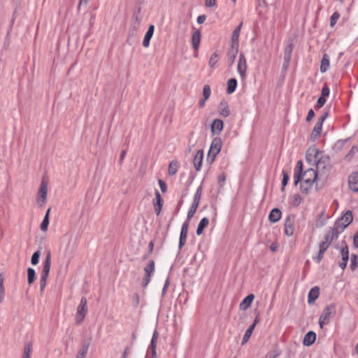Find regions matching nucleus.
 I'll list each match as a JSON object with an SVG mask.
<instances>
[{
  "label": "nucleus",
  "instance_id": "1",
  "mask_svg": "<svg viewBox=\"0 0 358 358\" xmlns=\"http://www.w3.org/2000/svg\"><path fill=\"white\" fill-rule=\"evenodd\" d=\"M306 160L316 164V172L320 177L326 179L331 168L330 159L315 148H310L306 152Z\"/></svg>",
  "mask_w": 358,
  "mask_h": 358
},
{
  "label": "nucleus",
  "instance_id": "2",
  "mask_svg": "<svg viewBox=\"0 0 358 358\" xmlns=\"http://www.w3.org/2000/svg\"><path fill=\"white\" fill-rule=\"evenodd\" d=\"M320 176L317 172L313 169H307L303 174L301 175V182L300 188L303 192L307 193L312 186V185L316 181Z\"/></svg>",
  "mask_w": 358,
  "mask_h": 358
},
{
  "label": "nucleus",
  "instance_id": "3",
  "mask_svg": "<svg viewBox=\"0 0 358 358\" xmlns=\"http://www.w3.org/2000/svg\"><path fill=\"white\" fill-rule=\"evenodd\" d=\"M50 266H51V255L50 253H48L45 259V261L43 262L41 276L40 279V291L41 292H43L47 282V279L50 273Z\"/></svg>",
  "mask_w": 358,
  "mask_h": 358
},
{
  "label": "nucleus",
  "instance_id": "4",
  "mask_svg": "<svg viewBox=\"0 0 358 358\" xmlns=\"http://www.w3.org/2000/svg\"><path fill=\"white\" fill-rule=\"evenodd\" d=\"M222 145V139L219 137L214 138L211 142L210 150L208 153L207 161L213 163L221 150Z\"/></svg>",
  "mask_w": 358,
  "mask_h": 358
},
{
  "label": "nucleus",
  "instance_id": "5",
  "mask_svg": "<svg viewBox=\"0 0 358 358\" xmlns=\"http://www.w3.org/2000/svg\"><path fill=\"white\" fill-rule=\"evenodd\" d=\"M87 299L82 297L79 305L77 307L75 322L76 324H80L83 322L87 314L88 309L87 306Z\"/></svg>",
  "mask_w": 358,
  "mask_h": 358
},
{
  "label": "nucleus",
  "instance_id": "6",
  "mask_svg": "<svg viewBox=\"0 0 358 358\" xmlns=\"http://www.w3.org/2000/svg\"><path fill=\"white\" fill-rule=\"evenodd\" d=\"M353 217L351 210H347L345 214L336 221L334 227L341 233L352 222Z\"/></svg>",
  "mask_w": 358,
  "mask_h": 358
},
{
  "label": "nucleus",
  "instance_id": "7",
  "mask_svg": "<svg viewBox=\"0 0 358 358\" xmlns=\"http://www.w3.org/2000/svg\"><path fill=\"white\" fill-rule=\"evenodd\" d=\"M336 314L335 305L330 304L324 308L319 319L320 328L329 322L330 318Z\"/></svg>",
  "mask_w": 358,
  "mask_h": 358
},
{
  "label": "nucleus",
  "instance_id": "8",
  "mask_svg": "<svg viewBox=\"0 0 358 358\" xmlns=\"http://www.w3.org/2000/svg\"><path fill=\"white\" fill-rule=\"evenodd\" d=\"M155 261L150 260L148 264L144 268L145 276L143 279V286L146 287L150 281V278L155 271Z\"/></svg>",
  "mask_w": 358,
  "mask_h": 358
},
{
  "label": "nucleus",
  "instance_id": "9",
  "mask_svg": "<svg viewBox=\"0 0 358 358\" xmlns=\"http://www.w3.org/2000/svg\"><path fill=\"white\" fill-rule=\"evenodd\" d=\"M247 68L248 65L245 57L243 53H241L239 55L237 71L242 80L245 79Z\"/></svg>",
  "mask_w": 358,
  "mask_h": 358
},
{
  "label": "nucleus",
  "instance_id": "10",
  "mask_svg": "<svg viewBox=\"0 0 358 358\" xmlns=\"http://www.w3.org/2000/svg\"><path fill=\"white\" fill-rule=\"evenodd\" d=\"M47 185L43 181L38 190V196L36 199L37 203L39 207H42L45 203L47 199Z\"/></svg>",
  "mask_w": 358,
  "mask_h": 358
},
{
  "label": "nucleus",
  "instance_id": "11",
  "mask_svg": "<svg viewBox=\"0 0 358 358\" xmlns=\"http://www.w3.org/2000/svg\"><path fill=\"white\" fill-rule=\"evenodd\" d=\"M293 51V44L291 42H289L288 44L285 46L284 50V63L282 65V69L286 70L289 64L292 53Z\"/></svg>",
  "mask_w": 358,
  "mask_h": 358
},
{
  "label": "nucleus",
  "instance_id": "12",
  "mask_svg": "<svg viewBox=\"0 0 358 358\" xmlns=\"http://www.w3.org/2000/svg\"><path fill=\"white\" fill-rule=\"evenodd\" d=\"M294 215H289L285 222V234L291 236L294 234Z\"/></svg>",
  "mask_w": 358,
  "mask_h": 358
},
{
  "label": "nucleus",
  "instance_id": "13",
  "mask_svg": "<svg viewBox=\"0 0 358 358\" xmlns=\"http://www.w3.org/2000/svg\"><path fill=\"white\" fill-rule=\"evenodd\" d=\"M188 227H189L188 221H185L182 225L180 234L179 243H178V248L180 250L185 244L187 236Z\"/></svg>",
  "mask_w": 358,
  "mask_h": 358
},
{
  "label": "nucleus",
  "instance_id": "14",
  "mask_svg": "<svg viewBox=\"0 0 358 358\" xmlns=\"http://www.w3.org/2000/svg\"><path fill=\"white\" fill-rule=\"evenodd\" d=\"M339 234L340 232L338 229H335L334 227H330L329 231L325 234L322 241L331 245L333 240L338 238Z\"/></svg>",
  "mask_w": 358,
  "mask_h": 358
},
{
  "label": "nucleus",
  "instance_id": "15",
  "mask_svg": "<svg viewBox=\"0 0 358 358\" xmlns=\"http://www.w3.org/2000/svg\"><path fill=\"white\" fill-rule=\"evenodd\" d=\"M344 246L341 250V255L342 262L339 263V266L341 269L345 268L349 259V250L347 244L343 242Z\"/></svg>",
  "mask_w": 358,
  "mask_h": 358
},
{
  "label": "nucleus",
  "instance_id": "16",
  "mask_svg": "<svg viewBox=\"0 0 358 358\" xmlns=\"http://www.w3.org/2000/svg\"><path fill=\"white\" fill-rule=\"evenodd\" d=\"M348 184L352 191L358 192V173H352L349 176Z\"/></svg>",
  "mask_w": 358,
  "mask_h": 358
},
{
  "label": "nucleus",
  "instance_id": "17",
  "mask_svg": "<svg viewBox=\"0 0 358 358\" xmlns=\"http://www.w3.org/2000/svg\"><path fill=\"white\" fill-rule=\"evenodd\" d=\"M238 52V46L231 45L230 48L227 51V59L229 66L233 65V64L234 63Z\"/></svg>",
  "mask_w": 358,
  "mask_h": 358
},
{
  "label": "nucleus",
  "instance_id": "18",
  "mask_svg": "<svg viewBox=\"0 0 358 358\" xmlns=\"http://www.w3.org/2000/svg\"><path fill=\"white\" fill-rule=\"evenodd\" d=\"M155 199L154 201V206H155V212L158 215L160 214L162 206H163V200L161 197L160 193L158 190L155 191Z\"/></svg>",
  "mask_w": 358,
  "mask_h": 358
},
{
  "label": "nucleus",
  "instance_id": "19",
  "mask_svg": "<svg viewBox=\"0 0 358 358\" xmlns=\"http://www.w3.org/2000/svg\"><path fill=\"white\" fill-rule=\"evenodd\" d=\"M224 123L220 119H215L211 124V132L213 134H219L223 129Z\"/></svg>",
  "mask_w": 358,
  "mask_h": 358
},
{
  "label": "nucleus",
  "instance_id": "20",
  "mask_svg": "<svg viewBox=\"0 0 358 358\" xmlns=\"http://www.w3.org/2000/svg\"><path fill=\"white\" fill-rule=\"evenodd\" d=\"M77 247L76 238H69V242L65 249V254L66 256H71Z\"/></svg>",
  "mask_w": 358,
  "mask_h": 358
},
{
  "label": "nucleus",
  "instance_id": "21",
  "mask_svg": "<svg viewBox=\"0 0 358 358\" xmlns=\"http://www.w3.org/2000/svg\"><path fill=\"white\" fill-rule=\"evenodd\" d=\"M203 151L202 150H199L194 158L193 163L194 168L196 171H200L202 162H203Z\"/></svg>",
  "mask_w": 358,
  "mask_h": 358
},
{
  "label": "nucleus",
  "instance_id": "22",
  "mask_svg": "<svg viewBox=\"0 0 358 358\" xmlns=\"http://www.w3.org/2000/svg\"><path fill=\"white\" fill-rule=\"evenodd\" d=\"M218 111L221 116L227 117L230 115L229 107L228 103L222 100L218 107Z\"/></svg>",
  "mask_w": 358,
  "mask_h": 358
},
{
  "label": "nucleus",
  "instance_id": "23",
  "mask_svg": "<svg viewBox=\"0 0 358 358\" xmlns=\"http://www.w3.org/2000/svg\"><path fill=\"white\" fill-rule=\"evenodd\" d=\"M154 30L155 26L153 24L150 25L143 41V47L148 48L150 45V41L153 36Z\"/></svg>",
  "mask_w": 358,
  "mask_h": 358
},
{
  "label": "nucleus",
  "instance_id": "24",
  "mask_svg": "<svg viewBox=\"0 0 358 358\" xmlns=\"http://www.w3.org/2000/svg\"><path fill=\"white\" fill-rule=\"evenodd\" d=\"M316 339V334L315 332L310 331H308L304 336L303 340V344L305 346H310L314 343Z\"/></svg>",
  "mask_w": 358,
  "mask_h": 358
},
{
  "label": "nucleus",
  "instance_id": "25",
  "mask_svg": "<svg viewBox=\"0 0 358 358\" xmlns=\"http://www.w3.org/2000/svg\"><path fill=\"white\" fill-rule=\"evenodd\" d=\"M201 37V32L198 29L194 30L192 36V43L193 48L195 51H196L199 49Z\"/></svg>",
  "mask_w": 358,
  "mask_h": 358
},
{
  "label": "nucleus",
  "instance_id": "26",
  "mask_svg": "<svg viewBox=\"0 0 358 358\" xmlns=\"http://www.w3.org/2000/svg\"><path fill=\"white\" fill-rule=\"evenodd\" d=\"M303 171L302 161H298L294 171V184L296 185L301 180V175Z\"/></svg>",
  "mask_w": 358,
  "mask_h": 358
},
{
  "label": "nucleus",
  "instance_id": "27",
  "mask_svg": "<svg viewBox=\"0 0 358 358\" xmlns=\"http://www.w3.org/2000/svg\"><path fill=\"white\" fill-rule=\"evenodd\" d=\"M330 245H329L327 243H324L323 241L320 242L319 244V252L316 257V262L317 263H320L321 260L323 259L324 254L325 251L327 250V248L329 247Z\"/></svg>",
  "mask_w": 358,
  "mask_h": 358
},
{
  "label": "nucleus",
  "instance_id": "28",
  "mask_svg": "<svg viewBox=\"0 0 358 358\" xmlns=\"http://www.w3.org/2000/svg\"><path fill=\"white\" fill-rule=\"evenodd\" d=\"M255 296L252 294L248 295L240 303L239 307L241 310H245L248 309L252 301L254 300Z\"/></svg>",
  "mask_w": 358,
  "mask_h": 358
},
{
  "label": "nucleus",
  "instance_id": "29",
  "mask_svg": "<svg viewBox=\"0 0 358 358\" xmlns=\"http://www.w3.org/2000/svg\"><path fill=\"white\" fill-rule=\"evenodd\" d=\"M243 23L241 22L233 31L231 35V45L238 46V38Z\"/></svg>",
  "mask_w": 358,
  "mask_h": 358
},
{
  "label": "nucleus",
  "instance_id": "30",
  "mask_svg": "<svg viewBox=\"0 0 358 358\" xmlns=\"http://www.w3.org/2000/svg\"><path fill=\"white\" fill-rule=\"evenodd\" d=\"M320 289L318 287H314L308 293V303H313L319 296Z\"/></svg>",
  "mask_w": 358,
  "mask_h": 358
},
{
  "label": "nucleus",
  "instance_id": "31",
  "mask_svg": "<svg viewBox=\"0 0 358 358\" xmlns=\"http://www.w3.org/2000/svg\"><path fill=\"white\" fill-rule=\"evenodd\" d=\"M322 124L321 122H317L314 128H313V130L311 133V135H310V138L312 141H315V139H317L320 134H321V131H322Z\"/></svg>",
  "mask_w": 358,
  "mask_h": 358
},
{
  "label": "nucleus",
  "instance_id": "32",
  "mask_svg": "<svg viewBox=\"0 0 358 358\" xmlns=\"http://www.w3.org/2000/svg\"><path fill=\"white\" fill-rule=\"evenodd\" d=\"M282 213L278 208H273L268 215V219L271 222H276L281 218Z\"/></svg>",
  "mask_w": 358,
  "mask_h": 358
},
{
  "label": "nucleus",
  "instance_id": "33",
  "mask_svg": "<svg viewBox=\"0 0 358 358\" xmlns=\"http://www.w3.org/2000/svg\"><path fill=\"white\" fill-rule=\"evenodd\" d=\"M329 66V56L327 54H324L322 56V60H321L320 71L322 73L327 72Z\"/></svg>",
  "mask_w": 358,
  "mask_h": 358
},
{
  "label": "nucleus",
  "instance_id": "34",
  "mask_svg": "<svg viewBox=\"0 0 358 358\" xmlns=\"http://www.w3.org/2000/svg\"><path fill=\"white\" fill-rule=\"evenodd\" d=\"M141 21V17L139 16L138 13H135L133 14L131 26L133 29V31H136L139 27L140 23Z\"/></svg>",
  "mask_w": 358,
  "mask_h": 358
},
{
  "label": "nucleus",
  "instance_id": "35",
  "mask_svg": "<svg viewBox=\"0 0 358 358\" xmlns=\"http://www.w3.org/2000/svg\"><path fill=\"white\" fill-rule=\"evenodd\" d=\"M209 224V220L207 217H203L201 220V221L199 223L197 229H196V234L198 236L201 235L203 233V231L205 227H206Z\"/></svg>",
  "mask_w": 358,
  "mask_h": 358
},
{
  "label": "nucleus",
  "instance_id": "36",
  "mask_svg": "<svg viewBox=\"0 0 358 358\" xmlns=\"http://www.w3.org/2000/svg\"><path fill=\"white\" fill-rule=\"evenodd\" d=\"M179 168V163L177 161H171L169 165L168 172L170 176H174Z\"/></svg>",
  "mask_w": 358,
  "mask_h": 358
},
{
  "label": "nucleus",
  "instance_id": "37",
  "mask_svg": "<svg viewBox=\"0 0 358 358\" xmlns=\"http://www.w3.org/2000/svg\"><path fill=\"white\" fill-rule=\"evenodd\" d=\"M236 86H237V81H236V80L235 78H230L227 81V92L228 94L233 93L236 90Z\"/></svg>",
  "mask_w": 358,
  "mask_h": 358
},
{
  "label": "nucleus",
  "instance_id": "38",
  "mask_svg": "<svg viewBox=\"0 0 358 358\" xmlns=\"http://www.w3.org/2000/svg\"><path fill=\"white\" fill-rule=\"evenodd\" d=\"M89 344L83 345L80 349L78 350L76 358H85L89 349Z\"/></svg>",
  "mask_w": 358,
  "mask_h": 358
},
{
  "label": "nucleus",
  "instance_id": "39",
  "mask_svg": "<svg viewBox=\"0 0 358 358\" xmlns=\"http://www.w3.org/2000/svg\"><path fill=\"white\" fill-rule=\"evenodd\" d=\"M254 329H255V324H251L248 327V329L245 331L243 338L242 345L245 344L248 341Z\"/></svg>",
  "mask_w": 358,
  "mask_h": 358
},
{
  "label": "nucleus",
  "instance_id": "40",
  "mask_svg": "<svg viewBox=\"0 0 358 358\" xmlns=\"http://www.w3.org/2000/svg\"><path fill=\"white\" fill-rule=\"evenodd\" d=\"M36 278L35 270L32 268H27V282L29 285H31Z\"/></svg>",
  "mask_w": 358,
  "mask_h": 358
},
{
  "label": "nucleus",
  "instance_id": "41",
  "mask_svg": "<svg viewBox=\"0 0 358 358\" xmlns=\"http://www.w3.org/2000/svg\"><path fill=\"white\" fill-rule=\"evenodd\" d=\"M50 209L49 208L41 224V229L43 231H46L48 229V226L49 224V213H50Z\"/></svg>",
  "mask_w": 358,
  "mask_h": 358
},
{
  "label": "nucleus",
  "instance_id": "42",
  "mask_svg": "<svg viewBox=\"0 0 358 358\" xmlns=\"http://www.w3.org/2000/svg\"><path fill=\"white\" fill-rule=\"evenodd\" d=\"M202 186L200 185L197 189H196V192L194 196V201H193V203L194 204H196V205H199V203H200V200H201V194H202Z\"/></svg>",
  "mask_w": 358,
  "mask_h": 358
},
{
  "label": "nucleus",
  "instance_id": "43",
  "mask_svg": "<svg viewBox=\"0 0 358 358\" xmlns=\"http://www.w3.org/2000/svg\"><path fill=\"white\" fill-rule=\"evenodd\" d=\"M32 351V344L27 343L24 345L22 358H30V355Z\"/></svg>",
  "mask_w": 358,
  "mask_h": 358
},
{
  "label": "nucleus",
  "instance_id": "44",
  "mask_svg": "<svg viewBox=\"0 0 358 358\" xmlns=\"http://www.w3.org/2000/svg\"><path fill=\"white\" fill-rule=\"evenodd\" d=\"M198 205L196 204H194L192 203L188 213H187V220L186 221H188V222H189V220L193 217L194 213H196L197 208H198Z\"/></svg>",
  "mask_w": 358,
  "mask_h": 358
},
{
  "label": "nucleus",
  "instance_id": "45",
  "mask_svg": "<svg viewBox=\"0 0 358 358\" xmlns=\"http://www.w3.org/2000/svg\"><path fill=\"white\" fill-rule=\"evenodd\" d=\"M218 61V55L217 52H214L210 57L208 64L211 68L215 67V64Z\"/></svg>",
  "mask_w": 358,
  "mask_h": 358
},
{
  "label": "nucleus",
  "instance_id": "46",
  "mask_svg": "<svg viewBox=\"0 0 358 358\" xmlns=\"http://www.w3.org/2000/svg\"><path fill=\"white\" fill-rule=\"evenodd\" d=\"M158 337H159V334H158L157 331L155 330L152 336L151 343H150V348H157V342Z\"/></svg>",
  "mask_w": 358,
  "mask_h": 358
},
{
  "label": "nucleus",
  "instance_id": "47",
  "mask_svg": "<svg viewBox=\"0 0 358 358\" xmlns=\"http://www.w3.org/2000/svg\"><path fill=\"white\" fill-rule=\"evenodd\" d=\"M41 252L39 250L36 251L31 259V262L33 265H36L38 263L39 258H40Z\"/></svg>",
  "mask_w": 358,
  "mask_h": 358
},
{
  "label": "nucleus",
  "instance_id": "48",
  "mask_svg": "<svg viewBox=\"0 0 358 358\" xmlns=\"http://www.w3.org/2000/svg\"><path fill=\"white\" fill-rule=\"evenodd\" d=\"M211 94V90L209 85H206L203 88V96L205 99H208Z\"/></svg>",
  "mask_w": 358,
  "mask_h": 358
},
{
  "label": "nucleus",
  "instance_id": "49",
  "mask_svg": "<svg viewBox=\"0 0 358 358\" xmlns=\"http://www.w3.org/2000/svg\"><path fill=\"white\" fill-rule=\"evenodd\" d=\"M282 190L283 191L285 187L287 185L289 180V175L285 171H282Z\"/></svg>",
  "mask_w": 358,
  "mask_h": 358
},
{
  "label": "nucleus",
  "instance_id": "50",
  "mask_svg": "<svg viewBox=\"0 0 358 358\" xmlns=\"http://www.w3.org/2000/svg\"><path fill=\"white\" fill-rule=\"evenodd\" d=\"M339 17H340V15L337 12H335L331 16V18H330V26L331 27H334L336 24V23L337 20H338Z\"/></svg>",
  "mask_w": 358,
  "mask_h": 358
},
{
  "label": "nucleus",
  "instance_id": "51",
  "mask_svg": "<svg viewBox=\"0 0 358 358\" xmlns=\"http://www.w3.org/2000/svg\"><path fill=\"white\" fill-rule=\"evenodd\" d=\"M357 266V256L355 254L351 255V264H350V268L353 271L355 270Z\"/></svg>",
  "mask_w": 358,
  "mask_h": 358
},
{
  "label": "nucleus",
  "instance_id": "52",
  "mask_svg": "<svg viewBox=\"0 0 358 358\" xmlns=\"http://www.w3.org/2000/svg\"><path fill=\"white\" fill-rule=\"evenodd\" d=\"M329 93H330L329 88L328 87V86L327 85H324L322 89V96L325 98L326 96H328L329 95Z\"/></svg>",
  "mask_w": 358,
  "mask_h": 358
},
{
  "label": "nucleus",
  "instance_id": "53",
  "mask_svg": "<svg viewBox=\"0 0 358 358\" xmlns=\"http://www.w3.org/2000/svg\"><path fill=\"white\" fill-rule=\"evenodd\" d=\"M325 102H326L325 98L321 96L317 99V103H316V107L317 108H322L324 105Z\"/></svg>",
  "mask_w": 358,
  "mask_h": 358
},
{
  "label": "nucleus",
  "instance_id": "54",
  "mask_svg": "<svg viewBox=\"0 0 358 358\" xmlns=\"http://www.w3.org/2000/svg\"><path fill=\"white\" fill-rule=\"evenodd\" d=\"M301 201V198L299 194L294 195L293 205L298 206Z\"/></svg>",
  "mask_w": 358,
  "mask_h": 358
},
{
  "label": "nucleus",
  "instance_id": "55",
  "mask_svg": "<svg viewBox=\"0 0 358 358\" xmlns=\"http://www.w3.org/2000/svg\"><path fill=\"white\" fill-rule=\"evenodd\" d=\"M132 300L134 301V306H137L140 301L139 295L138 294H134L132 296Z\"/></svg>",
  "mask_w": 358,
  "mask_h": 358
},
{
  "label": "nucleus",
  "instance_id": "56",
  "mask_svg": "<svg viewBox=\"0 0 358 358\" xmlns=\"http://www.w3.org/2000/svg\"><path fill=\"white\" fill-rule=\"evenodd\" d=\"M159 187H160V189H161L162 192H166V183L162 180H159Z\"/></svg>",
  "mask_w": 358,
  "mask_h": 358
},
{
  "label": "nucleus",
  "instance_id": "57",
  "mask_svg": "<svg viewBox=\"0 0 358 358\" xmlns=\"http://www.w3.org/2000/svg\"><path fill=\"white\" fill-rule=\"evenodd\" d=\"M315 116V113H314V111L313 110V109H310L308 113V115L306 117V121L309 122Z\"/></svg>",
  "mask_w": 358,
  "mask_h": 358
},
{
  "label": "nucleus",
  "instance_id": "58",
  "mask_svg": "<svg viewBox=\"0 0 358 358\" xmlns=\"http://www.w3.org/2000/svg\"><path fill=\"white\" fill-rule=\"evenodd\" d=\"M216 1L215 0H206L205 5L207 7H213L215 5Z\"/></svg>",
  "mask_w": 358,
  "mask_h": 358
},
{
  "label": "nucleus",
  "instance_id": "59",
  "mask_svg": "<svg viewBox=\"0 0 358 358\" xmlns=\"http://www.w3.org/2000/svg\"><path fill=\"white\" fill-rule=\"evenodd\" d=\"M353 245L355 248H358V231L353 236Z\"/></svg>",
  "mask_w": 358,
  "mask_h": 358
},
{
  "label": "nucleus",
  "instance_id": "60",
  "mask_svg": "<svg viewBox=\"0 0 358 358\" xmlns=\"http://www.w3.org/2000/svg\"><path fill=\"white\" fill-rule=\"evenodd\" d=\"M4 295H5L4 287H0V303L3 301V300H4Z\"/></svg>",
  "mask_w": 358,
  "mask_h": 358
},
{
  "label": "nucleus",
  "instance_id": "61",
  "mask_svg": "<svg viewBox=\"0 0 358 358\" xmlns=\"http://www.w3.org/2000/svg\"><path fill=\"white\" fill-rule=\"evenodd\" d=\"M206 20V16L205 15H199L197 19H196V21L199 24H202L205 22Z\"/></svg>",
  "mask_w": 358,
  "mask_h": 358
},
{
  "label": "nucleus",
  "instance_id": "62",
  "mask_svg": "<svg viewBox=\"0 0 358 358\" xmlns=\"http://www.w3.org/2000/svg\"><path fill=\"white\" fill-rule=\"evenodd\" d=\"M328 115V113H324L319 119V120L317 122H321L322 124H323V122L325 120V119L327 118Z\"/></svg>",
  "mask_w": 358,
  "mask_h": 358
},
{
  "label": "nucleus",
  "instance_id": "63",
  "mask_svg": "<svg viewBox=\"0 0 358 358\" xmlns=\"http://www.w3.org/2000/svg\"><path fill=\"white\" fill-rule=\"evenodd\" d=\"M88 1L89 0H80L78 6V9L79 10L83 5L87 6Z\"/></svg>",
  "mask_w": 358,
  "mask_h": 358
},
{
  "label": "nucleus",
  "instance_id": "64",
  "mask_svg": "<svg viewBox=\"0 0 358 358\" xmlns=\"http://www.w3.org/2000/svg\"><path fill=\"white\" fill-rule=\"evenodd\" d=\"M226 180L225 175L224 173L221 174L218 177V180L220 182H224Z\"/></svg>",
  "mask_w": 358,
  "mask_h": 358
}]
</instances>
